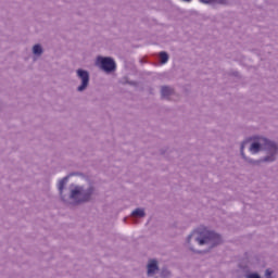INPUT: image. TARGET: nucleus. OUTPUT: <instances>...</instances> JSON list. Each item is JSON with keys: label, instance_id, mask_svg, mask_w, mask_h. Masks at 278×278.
<instances>
[{"label": "nucleus", "instance_id": "nucleus-1", "mask_svg": "<svg viewBox=\"0 0 278 278\" xmlns=\"http://www.w3.org/2000/svg\"><path fill=\"white\" fill-rule=\"evenodd\" d=\"M186 242L191 253L207 255V253H212L213 249L225 244V239L223 235L215 230H210L206 226H200L187 237Z\"/></svg>", "mask_w": 278, "mask_h": 278}, {"label": "nucleus", "instance_id": "nucleus-2", "mask_svg": "<svg viewBox=\"0 0 278 278\" xmlns=\"http://www.w3.org/2000/svg\"><path fill=\"white\" fill-rule=\"evenodd\" d=\"M70 176H65L59 180L58 188L62 203L65 205H73L77 207L79 205H86L92 201L94 195V186L90 185L87 189L84 186L72 184L70 186V194H64V188L68 184Z\"/></svg>", "mask_w": 278, "mask_h": 278}, {"label": "nucleus", "instance_id": "nucleus-3", "mask_svg": "<svg viewBox=\"0 0 278 278\" xmlns=\"http://www.w3.org/2000/svg\"><path fill=\"white\" fill-rule=\"evenodd\" d=\"M252 143L250 144L249 151L256 155L261 151H264L266 154H278V143L277 141L270 140L266 137L254 136L252 138Z\"/></svg>", "mask_w": 278, "mask_h": 278}, {"label": "nucleus", "instance_id": "nucleus-4", "mask_svg": "<svg viewBox=\"0 0 278 278\" xmlns=\"http://www.w3.org/2000/svg\"><path fill=\"white\" fill-rule=\"evenodd\" d=\"M94 66H97L102 73L112 75L116 73V61L112 56L98 55L96 58Z\"/></svg>", "mask_w": 278, "mask_h": 278}, {"label": "nucleus", "instance_id": "nucleus-5", "mask_svg": "<svg viewBox=\"0 0 278 278\" xmlns=\"http://www.w3.org/2000/svg\"><path fill=\"white\" fill-rule=\"evenodd\" d=\"M78 79H80V85L77 87V92H86L88 86H90V72L84 68H78L76 71Z\"/></svg>", "mask_w": 278, "mask_h": 278}, {"label": "nucleus", "instance_id": "nucleus-6", "mask_svg": "<svg viewBox=\"0 0 278 278\" xmlns=\"http://www.w3.org/2000/svg\"><path fill=\"white\" fill-rule=\"evenodd\" d=\"M277 155L278 154L270 153L261 157L260 160L250 159L248 160V164H251V166H261V164H273V162H277Z\"/></svg>", "mask_w": 278, "mask_h": 278}, {"label": "nucleus", "instance_id": "nucleus-7", "mask_svg": "<svg viewBox=\"0 0 278 278\" xmlns=\"http://www.w3.org/2000/svg\"><path fill=\"white\" fill-rule=\"evenodd\" d=\"M160 270V262L157 258H150L147 264L148 277H153Z\"/></svg>", "mask_w": 278, "mask_h": 278}, {"label": "nucleus", "instance_id": "nucleus-8", "mask_svg": "<svg viewBox=\"0 0 278 278\" xmlns=\"http://www.w3.org/2000/svg\"><path fill=\"white\" fill-rule=\"evenodd\" d=\"M137 216V218H144L147 216V212H144V208L137 207L135 208L129 217L124 218V223H127V220H131V223H138L134 217Z\"/></svg>", "mask_w": 278, "mask_h": 278}, {"label": "nucleus", "instance_id": "nucleus-9", "mask_svg": "<svg viewBox=\"0 0 278 278\" xmlns=\"http://www.w3.org/2000/svg\"><path fill=\"white\" fill-rule=\"evenodd\" d=\"M175 96V88L163 85L161 86V99H165L166 101H170V97Z\"/></svg>", "mask_w": 278, "mask_h": 278}, {"label": "nucleus", "instance_id": "nucleus-10", "mask_svg": "<svg viewBox=\"0 0 278 278\" xmlns=\"http://www.w3.org/2000/svg\"><path fill=\"white\" fill-rule=\"evenodd\" d=\"M200 3H204V5H212L216 3L217 5H229L231 0H199Z\"/></svg>", "mask_w": 278, "mask_h": 278}, {"label": "nucleus", "instance_id": "nucleus-11", "mask_svg": "<svg viewBox=\"0 0 278 278\" xmlns=\"http://www.w3.org/2000/svg\"><path fill=\"white\" fill-rule=\"evenodd\" d=\"M33 55H36V58H40L42 53H45V48H42V45L36 43L33 46Z\"/></svg>", "mask_w": 278, "mask_h": 278}, {"label": "nucleus", "instance_id": "nucleus-12", "mask_svg": "<svg viewBox=\"0 0 278 278\" xmlns=\"http://www.w3.org/2000/svg\"><path fill=\"white\" fill-rule=\"evenodd\" d=\"M160 270V277L161 278H172L173 277V273L170 271V269H168V266H163Z\"/></svg>", "mask_w": 278, "mask_h": 278}, {"label": "nucleus", "instance_id": "nucleus-13", "mask_svg": "<svg viewBox=\"0 0 278 278\" xmlns=\"http://www.w3.org/2000/svg\"><path fill=\"white\" fill-rule=\"evenodd\" d=\"M119 84H122V86H134L135 88L138 87V81L136 80H129V77L124 76L121 80Z\"/></svg>", "mask_w": 278, "mask_h": 278}, {"label": "nucleus", "instance_id": "nucleus-14", "mask_svg": "<svg viewBox=\"0 0 278 278\" xmlns=\"http://www.w3.org/2000/svg\"><path fill=\"white\" fill-rule=\"evenodd\" d=\"M159 55L161 58V64H166L168 60H170V55H168V52L166 51H161Z\"/></svg>", "mask_w": 278, "mask_h": 278}, {"label": "nucleus", "instance_id": "nucleus-15", "mask_svg": "<svg viewBox=\"0 0 278 278\" xmlns=\"http://www.w3.org/2000/svg\"><path fill=\"white\" fill-rule=\"evenodd\" d=\"M67 177H81L83 179H88V176L81 172H72L67 175Z\"/></svg>", "mask_w": 278, "mask_h": 278}, {"label": "nucleus", "instance_id": "nucleus-16", "mask_svg": "<svg viewBox=\"0 0 278 278\" xmlns=\"http://www.w3.org/2000/svg\"><path fill=\"white\" fill-rule=\"evenodd\" d=\"M245 278H262V275L257 271H247Z\"/></svg>", "mask_w": 278, "mask_h": 278}, {"label": "nucleus", "instance_id": "nucleus-17", "mask_svg": "<svg viewBox=\"0 0 278 278\" xmlns=\"http://www.w3.org/2000/svg\"><path fill=\"white\" fill-rule=\"evenodd\" d=\"M273 273H275L273 269H266L265 278H275V277H273Z\"/></svg>", "mask_w": 278, "mask_h": 278}, {"label": "nucleus", "instance_id": "nucleus-18", "mask_svg": "<svg viewBox=\"0 0 278 278\" xmlns=\"http://www.w3.org/2000/svg\"><path fill=\"white\" fill-rule=\"evenodd\" d=\"M240 155H241L242 160H244V162H247V163L251 159V157L247 156V154H244V151H240Z\"/></svg>", "mask_w": 278, "mask_h": 278}, {"label": "nucleus", "instance_id": "nucleus-19", "mask_svg": "<svg viewBox=\"0 0 278 278\" xmlns=\"http://www.w3.org/2000/svg\"><path fill=\"white\" fill-rule=\"evenodd\" d=\"M229 75H231L232 77H240V72L238 71L230 72Z\"/></svg>", "mask_w": 278, "mask_h": 278}, {"label": "nucleus", "instance_id": "nucleus-20", "mask_svg": "<svg viewBox=\"0 0 278 278\" xmlns=\"http://www.w3.org/2000/svg\"><path fill=\"white\" fill-rule=\"evenodd\" d=\"M247 142H248L247 140L241 142V146H240V151L241 152L244 151V147H245Z\"/></svg>", "mask_w": 278, "mask_h": 278}, {"label": "nucleus", "instance_id": "nucleus-21", "mask_svg": "<svg viewBox=\"0 0 278 278\" xmlns=\"http://www.w3.org/2000/svg\"><path fill=\"white\" fill-rule=\"evenodd\" d=\"M239 268H240L241 270H247V268H249V266L240 264V265H239Z\"/></svg>", "mask_w": 278, "mask_h": 278}, {"label": "nucleus", "instance_id": "nucleus-22", "mask_svg": "<svg viewBox=\"0 0 278 278\" xmlns=\"http://www.w3.org/2000/svg\"><path fill=\"white\" fill-rule=\"evenodd\" d=\"M160 153H161V155H165L166 154V150L165 149H161Z\"/></svg>", "mask_w": 278, "mask_h": 278}, {"label": "nucleus", "instance_id": "nucleus-23", "mask_svg": "<svg viewBox=\"0 0 278 278\" xmlns=\"http://www.w3.org/2000/svg\"><path fill=\"white\" fill-rule=\"evenodd\" d=\"M184 1L185 3H190L192 0H181Z\"/></svg>", "mask_w": 278, "mask_h": 278}, {"label": "nucleus", "instance_id": "nucleus-24", "mask_svg": "<svg viewBox=\"0 0 278 278\" xmlns=\"http://www.w3.org/2000/svg\"><path fill=\"white\" fill-rule=\"evenodd\" d=\"M140 63H141V64H144V60H143V59H141V60H140Z\"/></svg>", "mask_w": 278, "mask_h": 278}, {"label": "nucleus", "instance_id": "nucleus-25", "mask_svg": "<svg viewBox=\"0 0 278 278\" xmlns=\"http://www.w3.org/2000/svg\"><path fill=\"white\" fill-rule=\"evenodd\" d=\"M1 110H3V106H2L1 103H0V112H1Z\"/></svg>", "mask_w": 278, "mask_h": 278}]
</instances>
